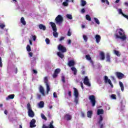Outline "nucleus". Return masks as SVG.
<instances>
[{
  "label": "nucleus",
  "mask_w": 128,
  "mask_h": 128,
  "mask_svg": "<svg viewBox=\"0 0 128 128\" xmlns=\"http://www.w3.org/2000/svg\"><path fill=\"white\" fill-rule=\"evenodd\" d=\"M116 32H118V33L115 34L116 38H120V40H126V36L124 34L122 28L117 29Z\"/></svg>",
  "instance_id": "f257e3e1"
},
{
  "label": "nucleus",
  "mask_w": 128,
  "mask_h": 128,
  "mask_svg": "<svg viewBox=\"0 0 128 128\" xmlns=\"http://www.w3.org/2000/svg\"><path fill=\"white\" fill-rule=\"evenodd\" d=\"M27 110H28V115L30 118H34V112L32 109L30 104L28 103L27 104Z\"/></svg>",
  "instance_id": "f03ea898"
},
{
  "label": "nucleus",
  "mask_w": 128,
  "mask_h": 128,
  "mask_svg": "<svg viewBox=\"0 0 128 128\" xmlns=\"http://www.w3.org/2000/svg\"><path fill=\"white\" fill-rule=\"evenodd\" d=\"M73 89L74 90L73 94L75 96L74 102H75L76 104H78V90L76 88H74Z\"/></svg>",
  "instance_id": "7ed1b4c3"
},
{
  "label": "nucleus",
  "mask_w": 128,
  "mask_h": 128,
  "mask_svg": "<svg viewBox=\"0 0 128 128\" xmlns=\"http://www.w3.org/2000/svg\"><path fill=\"white\" fill-rule=\"evenodd\" d=\"M50 24H51V26L54 32H53L54 36L55 38H58V32H56V30H58L56 29V24L53 22H50Z\"/></svg>",
  "instance_id": "20e7f679"
},
{
  "label": "nucleus",
  "mask_w": 128,
  "mask_h": 128,
  "mask_svg": "<svg viewBox=\"0 0 128 128\" xmlns=\"http://www.w3.org/2000/svg\"><path fill=\"white\" fill-rule=\"evenodd\" d=\"M44 82L46 88V94H48V92L50 90V83H48V79L46 76L44 78Z\"/></svg>",
  "instance_id": "39448f33"
},
{
  "label": "nucleus",
  "mask_w": 128,
  "mask_h": 128,
  "mask_svg": "<svg viewBox=\"0 0 128 128\" xmlns=\"http://www.w3.org/2000/svg\"><path fill=\"white\" fill-rule=\"evenodd\" d=\"M88 99L90 100V102L92 104V106H94L96 102V96L94 95L89 96Z\"/></svg>",
  "instance_id": "423d86ee"
},
{
  "label": "nucleus",
  "mask_w": 128,
  "mask_h": 128,
  "mask_svg": "<svg viewBox=\"0 0 128 128\" xmlns=\"http://www.w3.org/2000/svg\"><path fill=\"white\" fill-rule=\"evenodd\" d=\"M104 80L105 84H110L111 86V88H114V84H112V80L108 79V76H104Z\"/></svg>",
  "instance_id": "0eeeda50"
},
{
  "label": "nucleus",
  "mask_w": 128,
  "mask_h": 128,
  "mask_svg": "<svg viewBox=\"0 0 128 128\" xmlns=\"http://www.w3.org/2000/svg\"><path fill=\"white\" fill-rule=\"evenodd\" d=\"M58 50L60 52H66V48L64 46L62 45L61 44H60L58 46Z\"/></svg>",
  "instance_id": "6e6552de"
},
{
  "label": "nucleus",
  "mask_w": 128,
  "mask_h": 128,
  "mask_svg": "<svg viewBox=\"0 0 128 128\" xmlns=\"http://www.w3.org/2000/svg\"><path fill=\"white\" fill-rule=\"evenodd\" d=\"M55 20L56 24H60V22H62V21L64 20V18H62V16L58 15L56 17Z\"/></svg>",
  "instance_id": "1a4fd4ad"
},
{
  "label": "nucleus",
  "mask_w": 128,
  "mask_h": 128,
  "mask_svg": "<svg viewBox=\"0 0 128 128\" xmlns=\"http://www.w3.org/2000/svg\"><path fill=\"white\" fill-rule=\"evenodd\" d=\"M116 76L118 80H122V78H124V74L120 72H116Z\"/></svg>",
  "instance_id": "9d476101"
},
{
  "label": "nucleus",
  "mask_w": 128,
  "mask_h": 128,
  "mask_svg": "<svg viewBox=\"0 0 128 128\" xmlns=\"http://www.w3.org/2000/svg\"><path fill=\"white\" fill-rule=\"evenodd\" d=\"M84 84L86 86H90V80H88V76H85L84 80Z\"/></svg>",
  "instance_id": "9b49d317"
},
{
  "label": "nucleus",
  "mask_w": 128,
  "mask_h": 128,
  "mask_svg": "<svg viewBox=\"0 0 128 128\" xmlns=\"http://www.w3.org/2000/svg\"><path fill=\"white\" fill-rule=\"evenodd\" d=\"M54 120H52L51 122H50L48 126H46L45 124L42 126V128H54Z\"/></svg>",
  "instance_id": "f8f14e48"
},
{
  "label": "nucleus",
  "mask_w": 128,
  "mask_h": 128,
  "mask_svg": "<svg viewBox=\"0 0 128 128\" xmlns=\"http://www.w3.org/2000/svg\"><path fill=\"white\" fill-rule=\"evenodd\" d=\"M36 122V121L35 119H32V120L30 122V128H36V125L34 124Z\"/></svg>",
  "instance_id": "ddd939ff"
},
{
  "label": "nucleus",
  "mask_w": 128,
  "mask_h": 128,
  "mask_svg": "<svg viewBox=\"0 0 128 128\" xmlns=\"http://www.w3.org/2000/svg\"><path fill=\"white\" fill-rule=\"evenodd\" d=\"M76 64V62H74V60H71L68 61V66L70 68V66H74V65Z\"/></svg>",
  "instance_id": "4468645a"
},
{
  "label": "nucleus",
  "mask_w": 128,
  "mask_h": 128,
  "mask_svg": "<svg viewBox=\"0 0 128 128\" xmlns=\"http://www.w3.org/2000/svg\"><path fill=\"white\" fill-rule=\"evenodd\" d=\"M39 91H40V94H42V96H45L44 88V87H42V85H40L39 86Z\"/></svg>",
  "instance_id": "2eb2a0df"
},
{
  "label": "nucleus",
  "mask_w": 128,
  "mask_h": 128,
  "mask_svg": "<svg viewBox=\"0 0 128 128\" xmlns=\"http://www.w3.org/2000/svg\"><path fill=\"white\" fill-rule=\"evenodd\" d=\"M95 38L96 40V42L97 44H98V42H100V40H102V38L100 37V36L98 34H96L95 36Z\"/></svg>",
  "instance_id": "dca6fc26"
},
{
  "label": "nucleus",
  "mask_w": 128,
  "mask_h": 128,
  "mask_svg": "<svg viewBox=\"0 0 128 128\" xmlns=\"http://www.w3.org/2000/svg\"><path fill=\"white\" fill-rule=\"evenodd\" d=\"M64 118H66V120H72V115L66 114L64 116Z\"/></svg>",
  "instance_id": "f3484780"
},
{
  "label": "nucleus",
  "mask_w": 128,
  "mask_h": 128,
  "mask_svg": "<svg viewBox=\"0 0 128 128\" xmlns=\"http://www.w3.org/2000/svg\"><path fill=\"white\" fill-rule=\"evenodd\" d=\"M14 94H10L6 98V100H14Z\"/></svg>",
  "instance_id": "a211bd4d"
},
{
  "label": "nucleus",
  "mask_w": 128,
  "mask_h": 128,
  "mask_svg": "<svg viewBox=\"0 0 128 128\" xmlns=\"http://www.w3.org/2000/svg\"><path fill=\"white\" fill-rule=\"evenodd\" d=\"M38 28L40 30H46V28L42 24H40L38 25Z\"/></svg>",
  "instance_id": "6ab92c4d"
},
{
  "label": "nucleus",
  "mask_w": 128,
  "mask_h": 128,
  "mask_svg": "<svg viewBox=\"0 0 128 128\" xmlns=\"http://www.w3.org/2000/svg\"><path fill=\"white\" fill-rule=\"evenodd\" d=\"M71 70L72 72H74V74L76 76V73L78 72V70H76V68L74 66H72L71 68Z\"/></svg>",
  "instance_id": "aec40b11"
},
{
  "label": "nucleus",
  "mask_w": 128,
  "mask_h": 128,
  "mask_svg": "<svg viewBox=\"0 0 128 128\" xmlns=\"http://www.w3.org/2000/svg\"><path fill=\"white\" fill-rule=\"evenodd\" d=\"M20 22L23 24V26H26V22L24 20V18L22 17L20 18Z\"/></svg>",
  "instance_id": "412c9836"
},
{
  "label": "nucleus",
  "mask_w": 128,
  "mask_h": 128,
  "mask_svg": "<svg viewBox=\"0 0 128 128\" xmlns=\"http://www.w3.org/2000/svg\"><path fill=\"white\" fill-rule=\"evenodd\" d=\"M106 62H110V54H106Z\"/></svg>",
  "instance_id": "4be33fe9"
},
{
  "label": "nucleus",
  "mask_w": 128,
  "mask_h": 128,
  "mask_svg": "<svg viewBox=\"0 0 128 128\" xmlns=\"http://www.w3.org/2000/svg\"><path fill=\"white\" fill-rule=\"evenodd\" d=\"M97 114H98V116H100V114H104V110L98 109L97 111Z\"/></svg>",
  "instance_id": "5701e85b"
},
{
  "label": "nucleus",
  "mask_w": 128,
  "mask_h": 128,
  "mask_svg": "<svg viewBox=\"0 0 128 128\" xmlns=\"http://www.w3.org/2000/svg\"><path fill=\"white\" fill-rule=\"evenodd\" d=\"M100 56L102 60H104V58H106V56H104V53L102 52H100Z\"/></svg>",
  "instance_id": "b1692460"
},
{
  "label": "nucleus",
  "mask_w": 128,
  "mask_h": 128,
  "mask_svg": "<svg viewBox=\"0 0 128 128\" xmlns=\"http://www.w3.org/2000/svg\"><path fill=\"white\" fill-rule=\"evenodd\" d=\"M39 108H42L44 106V102L42 101H40L38 104Z\"/></svg>",
  "instance_id": "393cba45"
},
{
  "label": "nucleus",
  "mask_w": 128,
  "mask_h": 128,
  "mask_svg": "<svg viewBox=\"0 0 128 128\" xmlns=\"http://www.w3.org/2000/svg\"><path fill=\"white\" fill-rule=\"evenodd\" d=\"M92 111L90 110L87 112V116L88 118H92Z\"/></svg>",
  "instance_id": "a878e982"
},
{
  "label": "nucleus",
  "mask_w": 128,
  "mask_h": 128,
  "mask_svg": "<svg viewBox=\"0 0 128 128\" xmlns=\"http://www.w3.org/2000/svg\"><path fill=\"white\" fill-rule=\"evenodd\" d=\"M119 84L120 86V88H121L122 92H124V84L122 82H119Z\"/></svg>",
  "instance_id": "bb28decb"
},
{
  "label": "nucleus",
  "mask_w": 128,
  "mask_h": 128,
  "mask_svg": "<svg viewBox=\"0 0 128 128\" xmlns=\"http://www.w3.org/2000/svg\"><path fill=\"white\" fill-rule=\"evenodd\" d=\"M57 54L59 58H64V55L62 54L60 52H58Z\"/></svg>",
  "instance_id": "cd10ccee"
},
{
  "label": "nucleus",
  "mask_w": 128,
  "mask_h": 128,
  "mask_svg": "<svg viewBox=\"0 0 128 128\" xmlns=\"http://www.w3.org/2000/svg\"><path fill=\"white\" fill-rule=\"evenodd\" d=\"M86 20H88L89 22H91L92 21V18H90V15L86 14Z\"/></svg>",
  "instance_id": "c85d7f7f"
},
{
  "label": "nucleus",
  "mask_w": 128,
  "mask_h": 128,
  "mask_svg": "<svg viewBox=\"0 0 128 128\" xmlns=\"http://www.w3.org/2000/svg\"><path fill=\"white\" fill-rule=\"evenodd\" d=\"M86 4V2L84 0H81V6H84Z\"/></svg>",
  "instance_id": "c756f323"
},
{
  "label": "nucleus",
  "mask_w": 128,
  "mask_h": 128,
  "mask_svg": "<svg viewBox=\"0 0 128 128\" xmlns=\"http://www.w3.org/2000/svg\"><path fill=\"white\" fill-rule=\"evenodd\" d=\"M103 120H104V118H102V115H100V120L98 122L99 124H102V122Z\"/></svg>",
  "instance_id": "7c9ffc66"
},
{
  "label": "nucleus",
  "mask_w": 128,
  "mask_h": 128,
  "mask_svg": "<svg viewBox=\"0 0 128 128\" xmlns=\"http://www.w3.org/2000/svg\"><path fill=\"white\" fill-rule=\"evenodd\" d=\"M26 48L27 52H32V48H30V45H27Z\"/></svg>",
  "instance_id": "2f4dec72"
},
{
  "label": "nucleus",
  "mask_w": 128,
  "mask_h": 128,
  "mask_svg": "<svg viewBox=\"0 0 128 128\" xmlns=\"http://www.w3.org/2000/svg\"><path fill=\"white\" fill-rule=\"evenodd\" d=\"M114 54L117 56H120V52L118 50H114Z\"/></svg>",
  "instance_id": "473e14b6"
},
{
  "label": "nucleus",
  "mask_w": 128,
  "mask_h": 128,
  "mask_svg": "<svg viewBox=\"0 0 128 128\" xmlns=\"http://www.w3.org/2000/svg\"><path fill=\"white\" fill-rule=\"evenodd\" d=\"M66 18H68L69 20H72V16L70 14H67L66 16Z\"/></svg>",
  "instance_id": "72a5a7b5"
},
{
  "label": "nucleus",
  "mask_w": 128,
  "mask_h": 128,
  "mask_svg": "<svg viewBox=\"0 0 128 128\" xmlns=\"http://www.w3.org/2000/svg\"><path fill=\"white\" fill-rule=\"evenodd\" d=\"M54 72L57 74H58L60 72V68H56V70H55Z\"/></svg>",
  "instance_id": "f704fd0d"
},
{
  "label": "nucleus",
  "mask_w": 128,
  "mask_h": 128,
  "mask_svg": "<svg viewBox=\"0 0 128 128\" xmlns=\"http://www.w3.org/2000/svg\"><path fill=\"white\" fill-rule=\"evenodd\" d=\"M118 13L120 14H122V16H124V15H125L124 14V12H122V9H118Z\"/></svg>",
  "instance_id": "c9c22d12"
},
{
  "label": "nucleus",
  "mask_w": 128,
  "mask_h": 128,
  "mask_svg": "<svg viewBox=\"0 0 128 128\" xmlns=\"http://www.w3.org/2000/svg\"><path fill=\"white\" fill-rule=\"evenodd\" d=\"M86 58L88 60H92V57L89 54L86 56Z\"/></svg>",
  "instance_id": "e433bc0d"
},
{
  "label": "nucleus",
  "mask_w": 128,
  "mask_h": 128,
  "mask_svg": "<svg viewBox=\"0 0 128 128\" xmlns=\"http://www.w3.org/2000/svg\"><path fill=\"white\" fill-rule=\"evenodd\" d=\"M41 117L42 118V120H47V118L46 117V116H44V114H41Z\"/></svg>",
  "instance_id": "4c0bfd02"
},
{
  "label": "nucleus",
  "mask_w": 128,
  "mask_h": 128,
  "mask_svg": "<svg viewBox=\"0 0 128 128\" xmlns=\"http://www.w3.org/2000/svg\"><path fill=\"white\" fill-rule=\"evenodd\" d=\"M94 20L97 24H100V20H98V19L96 18H94Z\"/></svg>",
  "instance_id": "58836bf2"
},
{
  "label": "nucleus",
  "mask_w": 128,
  "mask_h": 128,
  "mask_svg": "<svg viewBox=\"0 0 128 128\" xmlns=\"http://www.w3.org/2000/svg\"><path fill=\"white\" fill-rule=\"evenodd\" d=\"M45 40L46 44H50V40L48 38H46Z\"/></svg>",
  "instance_id": "ea45409f"
},
{
  "label": "nucleus",
  "mask_w": 128,
  "mask_h": 128,
  "mask_svg": "<svg viewBox=\"0 0 128 128\" xmlns=\"http://www.w3.org/2000/svg\"><path fill=\"white\" fill-rule=\"evenodd\" d=\"M83 38H84V42H88V36H86L83 35Z\"/></svg>",
  "instance_id": "a19ab883"
},
{
  "label": "nucleus",
  "mask_w": 128,
  "mask_h": 128,
  "mask_svg": "<svg viewBox=\"0 0 128 128\" xmlns=\"http://www.w3.org/2000/svg\"><path fill=\"white\" fill-rule=\"evenodd\" d=\"M111 98L112 100H116V95L114 94H112L111 95Z\"/></svg>",
  "instance_id": "79ce46f5"
},
{
  "label": "nucleus",
  "mask_w": 128,
  "mask_h": 128,
  "mask_svg": "<svg viewBox=\"0 0 128 128\" xmlns=\"http://www.w3.org/2000/svg\"><path fill=\"white\" fill-rule=\"evenodd\" d=\"M102 2H106L107 4H110V2H108V0H101Z\"/></svg>",
  "instance_id": "37998d69"
},
{
  "label": "nucleus",
  "mask_w": 128,
  "mask_h": 128,
  "mask_svg": "<svg viewBox=\"0 0 128 128\" xmlns=\"http://www.w3.org/2000/svg\"><path fill=\"white\" fill-rule=\"evenodd\" d=\"M62 81L64 84L66 82V77L64 76H62Z\"/></svg>",
  "instance_id": "c03bdc74"
},
{
  "label": "nucleus",
  "mask_w": 128,
  "mask_h": 128,
  "mask_svg": "<svg viewBox=\"0 0 128 128\" xmlns=\"http://www.w3.org/2000/svg\"><path fill=\"white\" fill-rule=\"evenodd\" d=\"M62 5H63L64 6H68V2H64L62 3Z\"/></svg>",
  "instance_id": "a18cd8bd"
},
{
  "label": "nucleus",
  "mask_w": 128,
  "mask_h": 128,
  "mask_svg": "<svg viewBox=\"0 0 128 128\" xmlns=\"http://www.w3.org/2000/svg\"><path fill=\"white\" fill-rule=\"evenodd\" d=\"M67 36H72V32H70V30H68Z\"/></svg>",
  "instance_id": "49530a36"
},
{
  "label": "nucleus",
  "mask_w": 128,
  "mask_h": 128,
  "mask_svg": "<svg viewBox=\"0 0 128 128\" xmlns=\"http://www.w3.org/2000/svg\"><path fill=\"white\" fill-rule=\"evenodd\" d=\"M52 76L54 78H56L58 76V74L56 73H55V72H54V74H53Z\"/></svg>",
  "instance_id": "de8ad7c7"
},
{
  "label": "nucleus",
  "mask_w": 128,
  "mask_h": 128,
  "mask_svg": "<svg viewBox=\"0 0 128 128\" xmlns=\"http://www.w3.org/2000/svg\"><path fill=\"white\" fill-rule=\"evenodd\" d=\"M5 26H6L4 24H0V28H2V30L4 28Z\"/></svg>",
  "instance_id": "09e8293b"
},
{
  "label": "nucleus",
  "mask_w": 128,
  "mask_h": 128,
  "mask_svg": "<svg viewBox=\"0 0 128 128\" xmlns=\"http://www.w3.org/2000/svg\"><path fill=\"white\" fill-rule=\"evenodd\" d=\"M36 57L34 56L32 58V62H36Z\"/></svg>",
  "instance_id": "8fccbe9b"
},
{
  "label": "nucleus",
  "mask_w": 128,
  "mask_h": 128,
  "mask_svg": "<svg viewBox=\"0 0 128 128\" xmlns=\"http://www.w3.org/2000/svg\"><path fill=\"white\" fill-rule=\"evenodd\" d=\"M0 67L2 68V57L0 56Z\"/></svg>",
  "instance_id": "3c124183"
},
{
  "label": "nucleus",
  "mask_w": 128,
  "mask_h": 128,
  "mask_svg": "<svg viewBox=\"0 0 128 128\" xmlns=\"http://www.w3.org/2000/svg\"><path fill=\"white\" fill-rule=\"evenodd\" d=\"M64 40V36L60 37V38L59 39L60 42H62V40Z\"/></svg>",
  "instance_id": "603ef678"
},
{
  "label": "nucleus",
  "mask_w": 128,
  "mask_h": 128,
  "mask_svg": "<svg viewBox=\"0 0 128 128\" xmlns=\"http://www.w3.org/2000/svg\"><path fill=\"white\" fill-rule=\"evenodd\" d=\"M54 98H58V95L56 94V92H54L53 94Z\"/></svg>",
  "instance_id": "864d4df0"
},
{
  "label": "nucleus",
  "mask_w": 128,
  "mask_h": 128,
  "mask_svg": "<svg viewBox=\"0 0 128 128\" xmlns=\"http://www.w3.org/2000/svg\"><path fill=\"white\" fill-rule=\"evenodd\" d=\"M32 38H33V40H34V42H36V36H32Z\"/></svg>",
  "instance_id": "5fc2aeb1"
},
{
  "label": "nucleus",
  "mask_w": 128,
  "mask_h": 128,
  "mask_svg": "<svg viewBox=\"0 0 128 128\" xmlns=\"http://www.w3.org/2000/svg\"><path fill=\"white\" fill-rule=\"evenodd\" d=\"M33 54H32V52H30L29 53H28V55H29V56H30V58H32V56H33Z\"/></svg>",
  "instance_id": "6e6d98bb"
},
{
  "label": "nucleus",
  "mask_w": 128,
  "mask_h": 128,
  "mask_svg": "<svg viewBox=\"0 0 128 128\" xmlns=\"http://www.w3.org/2000/svg\"><path fill=\"white\" fill-rule=\"evenodd\" d=\"M32 72H33V74H38V70H32Z\"/></svg>",
  "instance_id": "4d7b16f0"
},
{
  "label": "nucleus",
  "mask_w": 128,
  "mask_h": 128,
  "mask_svg": "<svg viewBox=\"0 0 128 128\" xmlns=\"http://www.w3.org/2000/svg\"><path fill=\"white\" fill-rule=\"evenodd\" d=\"M68 96L70 97L72 96V91L68 92Z\"/></svg>",
  "instance_id": "13d9d810"
},
{
  "label": "nucleus",
  "mask_w": 128,
  "mask_h": 128,
  "mask_svg": "<svg viewBox=\"0 0 128 128\" xmlns=\"http://www.w3.org/2000/svg\"><path fill=\"white\" fill-rule=\"evenodd\" d=\"M81 12H82V14H84V12H86V10H84V8H82V10H81Z\"/></svg>",
  "instance_id": "bf43d9fd"
},
{
  "label": "nucleus",
  "mask_w": 128,
  "mask_h": 128,
  "mask_svg": "<svg viewBox=\"0 0 128 128\" xmlns=\"http://www.w3.org/2000/svg\"><path fill=\"white\" fill-rule=\"evenodd\" d=\"M81 116L84 118V112H81Z\"/></svg>",
  "instance_id": "052dcab7"
},
{
  "label": "nucleus",
  "mask_w": 128,
  "mask_h": 128,
  "mask_svg": "<svg viewBox=\"0 0 128 128\" xmlns=\"http://www.w3.org/2000/svg\"><path fill=\"white\" fill-rule=\"evenodd\" d=\"M80 86H81V88L82 90H84V84H82V82H80Z\"/></svg>",
  "instance_id": "680f3d73"
},
{
  "label": "nucleus",
  "mask_w": 128,
  "mask_h": 128,
  "mask_svg": "<svg viewBox=\"0 0 128 128\" xmlns=\"http://www.w3.org/2000/svg\"><path fill=\"white\" fill-rule=\"evenodd\" d=\"M72 44V40H68V44Z\"/></svg>",
  "instance_id": "e2e57ef3"
},
{
  "label": "nucleus",
  "mask_w": 128,
  "mask_h": 128,
  "mask_svg": "<svg viewBox=\"0 0 128 128\" xmlns=\"http://www.w3.org/2000/svg\"><path fill=\"white\" fill-rule=\"evenodd\" d=\"M15 74H18V68H15Z\"/></svg>",
  "instance_id": "0e129e2a"
},
{
  "label": "nucleus",
  "mask_w": 128,
  "mask_h": 128,
  "mask_svg": "<svg viewBox=\"0 0 128 128\" xmlns=\"http://www.w3.org/2000/svg\"><path fill=\"white\" fill-rule=\"evenodd\" d=\"M38 98H42V96L39 94L38 95Z\"/></svg>",
  "instance_id": "69168bd1"
},
{
  "label": "nucleus",
  "mask_w": 128,
  "mask_h": 128,
  "mask_svg": "<svg viewBox=\"0 0 128 128\" xmlns=\"http://www.w3.org/2000/svg\"><path fill=\"white\" fill-rule=\"evenodd\" d=\"M5 114H8V110H5L4 112Z\"/></svg>",
  "instance_id": "338daca9"
},
{
  "label": "nucleus",
  "mask_w": 128,
  "mask_h": 128,
  "mask_svg": "<svg viewBox=\"0 0 128 128\" xmlns=\"http://www.w3.org/2000/svg\"><path fill=\"white\" fill-rule=\"evenodd\" d=\"M100 128H104V124H101L100 125Z\"/></svg>",
  "instance_id": "774afa93"
}]
</instances>
